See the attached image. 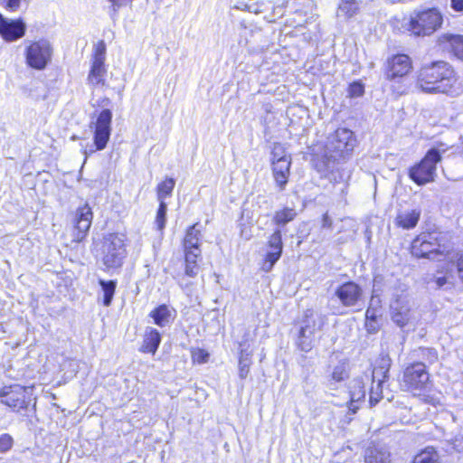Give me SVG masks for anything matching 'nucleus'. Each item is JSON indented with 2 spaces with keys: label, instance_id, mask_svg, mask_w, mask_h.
<instances>
[{
  "label": "nucleus",
  "instance_id": "f257e3e1",
  "mask_svg": "<svg viewBox=\"0 0 463 463\" xmlns=\"http://www.w3.org/2000/svg\"><path fill=\"white\" fill-rule=\"evenodd\" d=\"M456 80L452 66L447 61H436L420 68L417 86L426 93H449Z\"/></svg>",
  "mask_w": 463,
  "mask_h": 463
},
{
  "label": "nucleus",
  "instance_id": "f03ea898",
  "mask_svg": "<svg viewBox=\"0 0 463 463\" xmlns=\"http://www.w3.org/2000/svg\"><path fill=\"white\" fill-rule=\"evenodd\" d=\"M355 146L356 138L352 130L345 128H337L327 137L325 146L324 157L326 167H330V163L339 164L347 159Z\"/></svg>",
  "mask_w": 463,
  "mask_h": 463
},
{
  "label": "nucleus",
  "instance_id": "7ed1b4c3",
  "mask_svg": "<svg viewBox=\"0 0 463 463\" xmlns=\"http://www.w3.org/2000/svg\"><path fill=\"white\" fill-rule=\"evenodd\" d=\"M400 384L403 391L414 395L424 394L432 388L430 373L421 363L409 364L402 372Z\"/></svg>",
  "mask_w": 463,
  "mask_h": 463
},
{
  "label": "nucleus",
  "instance_id": "20e7f679",
  "mask_svg": "<svg viewBox=\"0 0 463 463\" xmlns=\"http://www.w3.org/2000/svg\"><path fill=\"white\" fill-rule=\"evenodd\" d=\"M30 402L31 398L25 387L15 384L0 389V403L8 406L13 411L22 416L29 417L31 411L35 412V404L30 409Z\"/></svg>",
  "mask_w": 463,
  "mask_h": 463
},
{
  "label": "nucleus",
  "instance_id": "39448f33",
  "mask_svg": "<svg viewBox=\"0 0 463 463\" xmlns=\"http://www.w3.org/2000/svg\"><path fill=\"white\" fill-rule=\"evenodd\" d=\"M441 160L438 148H430L424 157L409 169V177L418 185H424L434 181L437 164Z\"/></svg>",
  "mask_w": 463,
  "mask_h": 463
},
{
  "label": "nucleus",
  "instance_id": "423d86ee",
  "mask_svg": "<svg viewBox=\"0 0 463 463\" xmlns=\"http://www.w3.org/2000/svg\"><path fill=\"white\" fill-rule=\"evenodd\" d=\"M442 21L436 8L415 11L411 16L409 30L416 36L430 35L441 26Z\"/></svg>",
  "mask_w": 463,
  "mask_h": 463
},
{
  "label": "nucleus",
  "instance_id": "0eeeda50",
  "mask_svg": "<svg viewBox=\"0 0 463 463\" xmlns=\"http://www.w3.org/2000/svg\"><path fill=\"white\" fill-rule=\"evenodd\" d=\"M101 260L107 269L120 268L127 256L124 236L110 233L104 238L101 248Z\"/></svg>",
  "mask_w": 463,
  "mask_h": 463
},
{
  "label": "nucleus",
  "instance_id": "6e6552de",
  "mask_svg": "<svg viewBox=\"0 0 463 463\" xmlns=\"http://www.w3.org/2000/svg\"><path fill=\"white\" fill-rule=\"evenodd\" d=\"M111 110L104 109L99 114L97 120L90 124V128H94L93 142L95 146V148L90 149V153L103 150L107 146L111 135Z\"/></svg>",
  "mask_w": 463,
  "mask_h": 463
},
{
  "label": "nucleus",
  "instance_id": "1a4fd4ad",
  "mask_svg": "<svg viewBox=\"0 0 463 463\" xmlns=\"http://www.w3.org/2000/svg\"><path fill=\"white\" fill-rule=\"evenodd\" d=\"M52 47L49 41L41 39L33 42L25 51L27 64L35 70H43L52 59Z\"/></svg>",
  "mask_w": 463,
  "mask_h": 463
},
{
  "label": "nucleus",
  "instance_id": "9d476101",
  "mask_svg": "<svg viewBox=\"0 0 463 463\" xmlns=\"http://www.w3.org/2000/svg\"><path fill=\"white\" fill-rule=\"evenodd\" d=\"M411 251L416 258H427L429 260H439L443 256L439 250V244L430 233H423L416 237L411 246Z\"/></svg>",
  "mask_w": 463,
  "mask_h": 463
},
{
  "label": "nucleus",
  "instance_id": "9b49d317",
  "mask_svg": "<svg viewBox=\"0 0 463 463\" xmlns=\"http://www.w3.org/2000/svg\"><path fill=\"white\" fill-rule=\"evenodd\" d=\"M334 295L344 307L355 308L363 300L364 289L358 283L349 280L337 286Z\"/></svg>",
  "mask_w": 463,
  "mask_h": 463
},
{
  "label": "nucleus",
  "instance_id": "f8f14e48",
  "mask_svg": "<svg viewBox=\"0 0 463 463\" xmlns=\"http://www.w3.org/2000/svg\"><path fill=\"white\" fill-rule=\"evenodd\" d=\"M317 324L314 317V312L307 309L300 322L297 345L303 352H308L312 348L315 332L317 330Z\"/></svg>",
  "mask_w": 463,
  "mask_h": 463
},
{
  "label": "nucleus",
  "instance_id": "ddd939ff",
  "mask_svg": "<svg viewBox=\"0 0 463 463\" xmlns=\"http://www.w3.org/2000/svg\"><path fill=\"white\" fill-rule=\"evenodd\" d=\"M267 251L262 264V270L269 272L277 261L280 259L283 252L282 230L276 228L268 237Z\"/></svg>",
  "mask_w": 463,
  "mask_h": 463
},
{
  "label": "nucleus",
  "instance_id": "4468645a",
  "mask_svg": "<svg viewBox=\"0 0 463 463\" xmlns=\"http://www.w3.org/2000/svg\"><path fill=\"white\" fill-rule=\"evenodd\" d=\"M390 360L383 359L382 364L373 369L372 374V387L369 392V402L371 406L376 405L383 398V382L388 378Z\"/></svg>",
  "mask_w": 463,
  "mask_h": 463
},
{
  "label": "nucleus",
  "instance_id": "2eb2a0df",
  "mask_svg": "<svg viewBox=\"0 0 463 463\" xmlns=\"http://www.w3.org/2000/svg\"><path fill=\"white\" fill-rule=\"evenodd\" d=\"M92 218L93 213L88 203L77 209L73 233L74 241L80 242L86 238L91 226Z\"/></svg>",
  "mask_w": 463,
  "mask_h": 463
},
{
  "label": "nucleus",
  "instance_id": "dca6fc26",
  "mask_svg": "<svg viewBox=\"0 0 463 463\" xmlns=\"http://www.w3.org/2000/svg\"><path fill=\"white\" fill-rule=\"evenodd\" d=\"M392 321L402 328L409 324L412 318L411 307L408 300L398 298L390 306Z\"/></svg>",
  "mask_w": 463,
  "mask_h": 463
},
{
  "label": "nucleus",
  "instance_id": "f3484780",
  "mask_svg": "<svg viewBox=\"0 0 463 463\" xmlns=\"http://www.w3.org/2000/svg\"><path fill=\"white\" fill-rule=\"evenodd\" d=\"M25 30L26 25L22 19L11 20L0 14V35L5 41L14 42L22 38Z\"/></svg>",
  "mask_w": 463,
  "mask_h": 463
},
{
  "label": "nucleus",
  "instance_id": "a211bd4d",
  "mask_svg": "<svg viewBox=\"0 0 463 463\" xmlns=\"http://www.w3.org/2000/svg\"><path fill=\"white\" fill-rule=\"evenodd\" d=\"M412 69L411 60L406 54H397L388 60L387 78L393 80L407 75Z\"/></svg>",
  "mask_w": 463,
  "mask_h": 463
},
{
  "label": "nucleus",
  "instance_id": "6ab92c4d",
  "mask_svg": "<svg viewBox=\"0 0 463 463\" xmlns=\"http://www.w3.org/2000/svg\"><path fill=\"white\" fill-rule=\"evenodd\" d=\"M290 165L291 159H284L280 162L274 161L272 164L273 176L280 190H284L286 184H288Z\"/></svg>",
  "mask_w": 463,
  "mask_h": 463
},
{
  "label": "nucleus",
  "instance_id": "aec40b11",
  "mask_svg": "<svg viewBox=\"0 0 463 463\" xmlns=\"http://www.w3.org/2000/svg\"><path fill=\"white\" fill-rule=\"evenodd\" d=\"M197 225L198 223L194 224L190 226L186 231V234L184 239V253L193 251L194 254H201V231L197 229Z\"/></svg>",
  "mask_w": 463,
  "mask_h": 463
},
{
  "label": "nucleus",
  "instance_id": "412c9836",
  "mask_svg": "<svg viewBox=\"0 0 463 463\" xmlns=\"http://www.w3.org/2000/svg\"><path fill=\"white\" fill-rule=\"evenodd\" d=\"M175 310H171L168 306L162 304L150 312V317L154 319L156 325L161 327L169 326L174 318Z\"/></svg>",
  "mask_w": 463,
  "mask_h": 463
},
{
  "label": "nucleus",
  "instance_id": "4be33fe9",
  "mask_svg": "<svg viewBox=\"0 0 463 463\" xmlns=\"http://www.w3.org/2000/svg\"><path fill=\"white\" fill-rule=\"evenodd\" d=\"M411 356L415 359L413 363H421L426 369L428 365L433 364L438 361V352L432 347H419L414 349Z\"/></svg>",
  "mask_w": 463,
  "mask_h": 463
},
{
  "label": "nucleus",
  "instance_id": "5701e85b",
  "mask_svg": "<svg viewBox=\"0 0 463 463\" xmlns=\"http://www.w3.org/2000/svg\"><path fill=\"white\" fill-rule=\"evenodd\" d=\"M391 453L383 446L369 447L365 450V463H391Z\"/></svg>",
  "mask_w": 463,
  "mask_h": 463
},
{
  "label": "nucleus",
  "instance_id": "b1692460",
  "mask_svg": "<svg viewBox=\"0 0 463 463\" xmlns=\"http://www.w3.org/2000/svg\"><path fill=\"white\" fill-rule=\"evenodd\" d=\"M160 343V333L155 328L148 327L146 331L143 345L140 350L144 353H151L154 354L157 351Z\"/></svg>",
  "mask_w": 463,
  "mask_h": 463
},
{
  "label": "nucleus",
  "instance_id": "393cba45",
  "mask_svg": "<svg viewBox=\"0 0 463 463\" xmlns=\"http://www.w3.org/2000/svg\"><path fill=\"white\" fill-rule=\"evenodd\" d=\"M367 380V376H365ZM349 394L351 403L360 402L365 397V382L364 377L360 376L353 379L349 383Z\"/></svg>",
  "mask_w": 463,
  "mask_h": 463
},
{
  "label": "nucleus",
  "instance_id": "a878e982",
  "mask_svg": "<svg viewBox=\"0 0 463 463\" xmlns=\"http://www.w3.org/2000/svg\"><path fill=\"white\" fill-rule=\"evenodd\" d=\"M349 377L348 367L345 364H339L334 367L332 373L328 378L327 386L331 390H335V384L346 380Z\"/></svg>",
  "mask_w": 463,
  "mask_h": 463
},
{
  "label": "nucleus",
  "instance_id": "bb28decb",
  "mask_svg": "<svg viewBox=\"0 0 463 463\" xmlns=\"http://www.w3.org/2000/svg\"><path fill=\"white\" fill-rule=\"evenodd\" d=\"M297 216V212L294 208L290 207H285L281 210L276 211L272 222L274 224H276L278 227L281 229L283 226H285L289 222H292Z\"/></svg>",
  "mask_w": 463,
  "mask_h": 463
},
{
  "label": "nucleus",
  "instance_id": "cd10ccee",
  "mask_svg": "<svg viewBox=\"0 0 463 463\" xmlns=\"http://www.w3.org/2000/svg\"><path fill=\"white\" fill-rule=\"evenodd\" d=\"M99 284L101 287V290L103 293L102 303L105 307H109L112 303V299L117 288L116 280H105L99 279Z\"/></svg>",
  "mask_w": 463,
  "mask_h": 463
},
{
  "label": "nucleus",
  "instance_id": "c85d7f7f",
  "mask_svg": "<svg viewBox=\"0 0 463 463\" xmlns=\"http://www.w3.org/2000/svg\"><path fill=\"white\" fill-rule=\"evenodd\" d=\"M420 215V213L416 210L399 214L397 216V223L404 229L414 228L419 222Z\"/></svg>",
  "mask_w": 463,
  "mask_h": 463
},
{
  "label": "nucleus",
  "instance_id": "c756f323",
  "mask_svg": "<svg viewBox=\"0 0 463 463\" xmlns=\"http://www.w3.org/2000/svg\"><path fill=\"white\" fill-rule=\"evenodd\" d=\"M106 68L104 63L92 62L91 69L88 76V81L94 86L104 84V76Z\"/></svg>",
  "mask_w": 463,
  "mask_h": 463
},
{
  "label": "nucleus",
  "instance_id": "7c9ffc66",
  "mask_svg": "<svg viewBox=\"0 0 463 463\" xmlns=\"http://www.w3.org/2000/svg\"><path fill=\"white\" fill-rule=\"evenodd\" d=\"M444 38L449 44L450 51L454 56L463 61V36L459 34H447Z\"/></svg>",
  "mask_w": 463,
  "mask_h": 463
},
{
  "label": "nucleus",
  "instance_id": "2f4dec72",
  "mask_svg": "<svg viewBox=\"0 0 463 463\" xmlns=\"http://www.w3.org/2000/svg\"><path fill=\"white\" fill-rule=\"evenodd\" d=\"M201 254H194L193 251H189L184 253L185 260V268L184 273L186 276L190 278H194L197 276L200 270V267L197 264V258H199Z\"/></svg>",
  "mask_w": 463,
  "mask_h": 463
},
{
  "label": "nucleus",
  "instance_id": "473e14b6",
  "mask_svg": "<svg viewBox=\"0 0 463 463\" xmlns=\"http://www.w3.org/2000/svg\"><path fill=\"white\" fill-rule=\"evenodd\" d=\"M383 313L366 311L365 312V329L369 334H376L380 330L379 318Z\"/></svg>",
  "mask_w": 463,
  "mask_h": 463
},
{
  "label": "nucleus",
  "instance_id": "72a5a7b5",
  "mask_svg": "<svg viewBox=\"0 0 463 463\" xmlns=\"http://www.w3.org/2000/svg\"><path fill=\"white\" fill-rule=\"evenodd\" d=\"M438 453L432 447H428L418 453L412 463H438Z\"/></svg>",
  "mask_w": 463,
  "mask_h": 463
},
{
  "label": "nucleus",
  "instance_id": "f704fd0d",
  "mask_svg": "<svg viewBox=\"0 0 463 463\" xmlns=\"http://www.w3.org/2000/svg\"><path fill=\"white\" fill-rule=\"evenodd\" d=\"M175 181L173 178H166L157 185V200L159 203L165 202V199L172 194Z\"/></svg>",
  "mask_w": 463,
  "mask_h": 463
},
{
  "label": "nucleus",
  "instance_id": "c9c22d12",
  "mask_svg": "<svg viewBox=\"0 0 463 463\" xmlns=\"http://www.w3.org/2000/svg\"><path fill=\"white\" fill-rule=\"evenodd\" d=\"M434 282L437 288L450 289L454 287V277L451 271H449L443 276L434 277Z\"/></svg>",
  "mask_w": 463,
  "mask_h": 463
},
{
  "label": "nucleus",
  "instance_id": "e433bc0d",
  "mask_svg": "<svg viewBox=\"0 0 463 463\" xmlns=\"http://www.w3.org/2000/svg\"><path fill=\"white\" fill-rule=\"evenodd\" d=\"M167 204L165 202L159 203L155 223L158 231H163L166 222Z\"/></svg>",
  "mask_w": 463,
  "mask_h": 463
},
{
  "label": "nucleus",
  "instance_id": "4c0bfd02",
  "mask_svg": "<svg viewBox=\"0 0 463 463\" xmlns=\"http://www.w3.org/2000/svg\"><path fill=\"white\" fill-rule=\"evenodd\" d=\"M106 44L104 41H99L94 45V53L92 62L94 63H105L106 60Z\"/></svg>",
  "mask_w": 463,
  "mask_h": 463
},
{
  "label": "nucleus",
  "instance_id": "58836bf2",
  "mask_svg": "<svg viewBox=\"0 0 463 463\" xmlns=\"http://www.w3.org/2000/svg\"><path fill=\"white\" fill-rule=\"evenodd\" d=\"M284 159H291L290 156L285 154L284 146L279 143H275L271 151V164L280 162Z\"/></svg>",
  "mask_w": 463,
  "mask_h": 463
},
{
  "label": "nucleus",
  "instance_id": "ea45409f",
  "mask_svg": "<svg viewBox=\"0 0 463 463\" xmlns=\"http://www.w3.org/2000/svg\"><path fill=\"white\" fill-rule=\"evenodd\" d=\"M358 10L357 2L354 3H340L338 11L340 14L345 15V17L354 16Z\"/></svg>",
  "mask_w": 463,
  "mask_h": 463
},
{
  "label": "nucleus",
  "instance_id": "a19ab883",
  "mask_svg": "<svg viewBox=\"0 0 463 463\" xmlns=\"http://www.w3.org/2000/svg\"><path fill=\"white\" fill-rule=\"evenodd\" d=\"M14 439L8 433H3L0 435V453L5 454L11 450L14 446Z\"/></svg>",
  "mask_w": 463,
  "mask_h": 463
},
{
  "label": "nucleus",
  "instance_id": "79ce46f5",
  "mask_svg": "<svg viewBox=\"0 0 463 463\" xmlns=\"http://www.w3.org/2000/svg\"><path fill=\"white\" fill-rule=\"evenodd\" d=\"M191 356L194 362L204 364L208 361L209 354L203 349L193 348L191 350Z\"/></svg>",
  "mask_w": 463,
  "mask_h": 463
},
{
  "label": "nucleus",
  "instance_id": "37998d69",
  "mask_svg": "<svg viewBox=\"0 0 463 463\" xmlns=\"http://www.w3.org/2000/svg\"><path fill=\"white\" fill-rule=\"evenodd\" d=\"M366 311L383 313L382 312L381 298L378 295L374 294V292L373 293V295L371 297V299L369 301V306H368Z\"/></svg>",
  "mask_w": 463,
  "mask_h": 463
},
{
  "label": "nucleus",
  "instance_id": "c03bdc74",
  "mask_svg": "<svg viewBox=\"0 0 463 463\" xmlns=\"http://www.w3.org/2000/svg\"><path fill=\"white\" fill-rule=\"evenodd\" d=\"M39 88L40 86L37 83H33L28 86H24L23 90L24 94H26L28 97L38 100L43 97L40 93H38Z\"/></svg>",
  "mask_w": 463,
  "mask_h": 463
},
{
  "label": "nucleus",
  "instance_id": "a18cd8bd",
  "mask_svg": "<svg viewBox=\"0 0 463 463\" xmlns=\"http://www.w3.org/2000/svg\"><path fill=\"white\" fill-rule=\"evenodd\" d=\"M250 364L251 361H247V359H239V377L241 379H245L248 376Z\"/></svg>",
  "mask_w": 463,
  "mask_h": 463
},
{
  "label": "nucleus",
  "instance_id": "49530a36",
  "mask_svg": "<svg viewBox=\"0 0 463 463\" xmlns=\"http://www.w3.org/2000/svg\"><path fill=\"white\" fill-rule=\"evenodd\" d=\"M348 90L351 97H360L364 94V88L362 83L355 81L350 84Z\"/></svg>",
  "mask_w": 463,
  "mask_h": 463
},
{
  "label": "nucleus",
  "instance_id": "de8ad7c7",
  "mask_svg": "<svg viewBox=\"0 0 463 463\" xmlns=\"http://www.w3.org/2000/svg\"><path fill=\"white\" fill-rule=\"evenodd\" d=\"M456 268L459 279L463 282V253H461L455 263H451Z\"/></svg>",
  "mask_w": 463,
  "mask_h": 463
},
{
  "label": "nucleus",
  "instance_id": "09e8293b",
  "mask_svg": "<svg viewBox=\"0 0 463 463\" xmlns=\"http://www.w3.org/2000/svg\"><path fill=\"white\" fill-rule=\"evenodd\" d=\"M30 0H5V7L10 11H16L19 9L22 2L28 3Z\"/></svg>",
  "mask_w": 463,
  "mask_h": 463
},
{
  "label": "nucleus",
  "instance_id": "8fccbe9b",
  "mask_svg": "<svg viewBox=\"0 0 463 463\" xmlns=\"http://www.w3.org/2000/svg\"><path fill=\"white\" fill-rule=\"evenodd\" d=\"M245 344L241 343L240 347V358L239 359H247V361H251V354L248 352L247 348H244Z\"/></svg>",
  "mask_w": 463,
  "mask_h": 463
},
{
  "label": "nucleus",
  "instance_id": "3c124183",
  "mask_svg": "<svg viewBox=\"0 0 463 463\" xmlns=\"http://www.w3.org/2000/svg\"><path fill=\"white\" fill-rule=\"evenodd\" d=\"M450 6L456 12H462L463 0H450Z\"/></svg>",
  "mask_w": 463,
  "mask_h": 463
},
{
  "label": "nucleus",
  "instance_id": "603ef678",
  "mask_svg": "<svg viewBox=\"0 0 463 463\" xmlns=\"http://www.w3.org/2000/svg\"><path fill=\"white\" fill-rule=\"evenodd\" d=\"M333 225L332 219L328 215V213H325L322 217V227L326 229H331Z\"/></svg>",
  "mask_w": 463,
  "mask_h": 463
},
{
  "label": "nucleus",
  "instance_id": "864d4df0",
  "mask_svg": "<svg viewBox=\"0 0 463 463\" xmlns=\"http://www.w3.org/2000/svg\"><path fill=\"white\" fill-rule=\"evenodd\" d=\"M337 179H339V182H346L350 177V171H345L343 169L342 171H338Z\"/></svg>",
  "mask_w": 463,
  "mask_h": 463
},
{
  "label": "nucleus",
  "instance_id": "5fc2aeb1",
  "mask_svg": "<svg viewBox=\"0 0 463 463\" xmlns=\"http://www.w3.org/2000/svg\"><path fill=\"white\" fill-rule=\"evenodd\" d=\"M110 2L113 3L114 5H117V6H122L126 4H128V2H131L132 0H109Z\"/></svg>",
  "mask_w": 463,
  "mask_h": 463
},
{
  "label": "nucleus",
  "instance_id": "6e6d98bb",
  "mask_svg": "<svg viewBox=\"0 0 463 463\" xmlns=\"http://www.w3.org/2000/svg\"><path fill=\"white\" fill-rule=\"evenodd\" d=\"M338 175V171H337V172H335V170H334V171H332V173H331V176H330V180H331L334 184H335V182H337V181H338V179H337V175Z\"/></svg>",
  "mask_w": 463,
  "mask_h": 463
},
{
  "label": "nucleus",
  "instance_id": "4d7b16f0",
  "mask_svg": "<svg viewBox=\"0 0 463 463\" xmlns=\"http://www.w3.org/2000/svg\"><path fill=\"white\" fill-rule=\"evenodd\" d=\"M355 0H341V3H354Z\"/></svg>",
  "mask_w": 463,
  "mask_h": 463
},
{
  "label": "nucleus",
  "instance_id": "13d9d810",
  "mask_svg": "<svg viewBox=\"0 0 463 463\" xmlns=\"http://www.w3.org/2000/svg\"><path fill=\"white\" fill-rule=\"evenodd\" d=\"M349 409H350L351 411H353V412H355L356 408H351V407H350Z\"/></svg>",
  "mask_w": 463,
  "mask_h": 463
}]
</instances>
